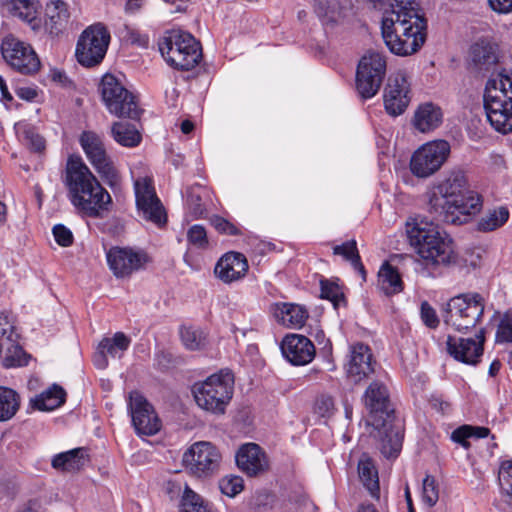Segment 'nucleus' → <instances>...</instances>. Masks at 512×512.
<instances>
[{"label": "nucleus", "instance_id": "obj_1", "mask_svg": "<svg viewBox=\"0 0 512 512\" xmlns=\"http://www.w3.org/2000/svg\"><path fill=\"white\" fill-rule=\"evenodd\" d=\"M383 11L381 33L388 49L395 55L416 53L425 43L427 21L410 0H369Z\"/></svg>", "mask_w": 512, "mask_h": 512}, {"label": "nucleus", "instance_id": "obj_2", "mask_svg": "<svg viewBox=\"0 0 512 512\" xmlns=\"http://www.w3.org/2000/svg\"><path fill=\"white\" fill-rule=\"evenodd\" d=\"M427 210L433 219L451 224L466 223L482 209L481 196L468 188L466 175L453 171L425 193Z\"/></svg>", "mask_w": 512, "mask_h": 512}, {"label": "nucleus", "instance_id": "obj_3", "mask_svg": "<svg viewBox=\"0 0 512 512\" xmlns=\"http://www.w3.org/2000/svg\"><path fill=\"white\" fill-rule=\"evenodd\" d=\"M65 185L72 205L84 216L96 218L108 210L110 194L101 186L81 157L68 158Z\"/></svg>", "mask_w": 512, "mask_h": 512}, {"label": "nucleus", "instance_id": "obj_4", "mask_svg": "<svg viewBox=\"0 0 512 512\" xmlns=\"http://www.w3.org/2000/svg\"><path fill=\"white\" fill-rule=\"evenodd\" d=\"M407 236L426 265L449 267L457 264L458 254L453 240L434 223L421 220L408 224Z\"/></svg>", "mask_w": 512, "mask_h": 512}, {"label": "nucleus", "instance_id": "obj_5", "mask_svg": "<svg viewBox=\"0 0 512 512\" xmlns=\"http://www.w3.org/2000/svg\"><path fill=\"white\" fill-rule=\"evenodd\" d=\"M234 392V376L230 371L212 374L204 381L196 382L192 393L197 405L212 414L222 415Z\"/></svg>", "mask_w": 512, "mask_h": 512}, {"label": "nucleus", "instance_id": "obj_6", "mask_svg": "<svg viewBox=\"0 0 512 512\" xmlns=\"http://www.w3.org/2000/svg\"><path fill=\"white\" fill-rule=\"evenodd\" d=\"M158 46L167 64L178 70H191L202 58L200 43L193 35L181 30L167 31Z\"/></svg>", "mask_w": 512, "mask_h": 512}, {"label": "nucleus", "instance_id": "obj_7", "mask_svg": "<svg viewBox=\"0 0 512 512\" xmlns=\"http://www.w3.org/2000/svg\"><path fill=\"white\" fill-rule=\"evenodd\" d=\"M99 91L107 110L119 118L138 119L142 110L136 96L122 81L113 74H105L100 82Z\"/></svg>", "mask_w": 512, "mask_h": 512}, {"label": "nucleus", "instance_id": "obj_8", "mask_svg": "<svg viewBox=\"0 0 512 512\" xmlns=\"http://www.w3.org/2000/svg\"><path fill=\"white\" fill-rule=\"evenodd\" d=\"M111 35L102 23L88 26L80 34L75 48L77 62L85 68L99 66L108 50Z\"/></svg>", "mask_w": 512, "mask_h": 512}, {"label": "nucleus", "instance_id": "obj_9", "mask_svg": "<svg viewBox=\"0 0 512 512\" xmlns=\"http://www.w3.org/2000/svg\"><path fill=\"white\" fill-rule=\"evenodd\" d=\"M484 313L483 299L479 294H461L447 303L444 322L459 332L474 328Z\"/></svg>", "mask_w": 512, "mask_h": 512}, {"label": "nucleus", "instance_id": "obj_10", "mask_svg": "<svg viewBox=\"0 0 512 512\" xmlns=\"http://www.w3.org/2000/svg\"><path fill=\"white\" fill-rule=\"evenodd\" d=\"M386 69V57L382 53L369 51L360 58L356 69L355 87L361 98L370 99L378 93Z\"/></svg>", "mask_w": 512, "mask_h": 512}, {"label": "nucleus", "instance_id": "obj_11", "mask_svg": "<svg viewBox=\"0 0 512 512\" xmlns=\"http://www.w3.org/2000/svg\"><path fill=\"white\" fill-rule=\"evenodd\" d=\"M222 455L210 442L193 443L183 454L182 463L187 471L198 478H208L220 469Z\"/></svg>", "mask_w": 512, "mask_h": 512}, {"label": "nucleus", "instance_id": "obj_12", "mask_svg": "<svg viewBox=\"0 0 512 512\" xmlns=\"http://www.w3.org/2000/svg\"><path fill=\"white\" fill-rule=\"evenodd\" d=\"M450 150V144L445 140H435L423 144L411 157V172L419 178L433 175L446 162Z\"/></svg>", "mask_w": 512, "mask_h": 512}, {"label": "nucleus", "instance_id": "obj_13", "mask_svg": "<svg viewBox=\"0 0 512 512\" xmlns=\"http://www.w3.org/2000/svg\"><path fill=\"white\" fill-rule=\"evenodd\" d=\"M79 141L87 159L104 181L110 186L117 185L119 181L118 172L106 152L101 136L92 131H84L80 135Z\"/></svg>", "mask_w": 512, "mask_h": 512}, {"label": "nucleus", "instance_id": "obj_14", "mask_svg": "<svg viewBox=\"0 0 512 512\" xmlns=\"http://www.w3.org/2000/svg\"><path fill=\"white\" fill-rule=\"evenodd\" d=\"M1 54L5 62L21 74L33 75L40 69V60L31 45L12 35L2 40Z\"/></svg>", "mask_w": 512, "mask_h": 512}, {"label": "nucleus", "instance_id": "obj_15", "mask_svg": "<svg viewBox=\"0 0 512 512\" xmlns=\"http://www.w3.org/2000/svg\"><path fill=\"white\" fill-rule=\"evenodd\" d=\"M136 205L141 216L157 226L166 223V213L163 205L157 197L152 180L143 177L134 182Z\"/></svg>", "mask_w": 512, "mask_h": 512}, {"label": "nucleus", "instance_id": "obj_16", "mask_svg": "<svg viewBox=\"0 0 512 512\" xmlns=\"http://www.w3.org/2000/svg\"><path fill=\"white\" fill-rule=\"evenodd\" d=\"M406 72L399 70L388 78L384 89V107L391 116L403 114L411 101V87Z\"/></svg>", "mask_w": 512, "mask_h": 512}, {"label": "nucleus", "instance_id": "obj_17", "mask_svg": "<svg viewBox=\"0 0 512 512\" xmlns=\"http://www.w3.org/2000/svg\"><path fill=\"white\" fill-rule=\"evenodd\" d=\"M363 399L365 407L370 412L371 425L374 428L386 426L393 413L387 386L379 380L371 382L365 390Z\"/></svg>", "mask_w": 512, "mask_h": 512}, {"label": "nucleus", "instance_id": "obj_18", "mask_svg": "<svg viewBox=\"0 0 512 512\" xmlns=\"http://www.w3.org/2000/svg\"><path fill=\"white\" fill-rule=\"evenodd\" d=\"M107 263L116 278L130 277L134 272L144 268L148 256L144 251L129 247H112L106 254Z\"/></svg>", "mask_w": 512, "mask_h": 512}, {"label": "nucleus", "instance_id": "obj_19", "mask_svg": "<svg viewBox=\"0 0 512 512\" xmlns=\"http://www.w3.org/2000/svg\"><path fill=\"white\" fill-rule=\"evenodd\" d=\"M133 426L138 434L152 436L159 432L161 421L153 406L137 391L129 394L128 403Z\"/></svg>", "mask_w": 512, "mask_h": 512}, {"label": "nucleus", "instance_id": "obj_20", "mask_svg": "<svg viewBox=\"0 0 512 512\" xmlns=\"http://www.w3.org/2000/svg\"><path fill=\"white\" fill-rule=\"evenodd\" d=\"M375 364L369 346L356 343L350 346L344 369L347 378L357 384L368 379L374 373Z\"/></svg>", "mask_w": 512, "mask_h": 512}, {"label": "nucleus", "instance_id": "obj_21", "mask_svg": "<svg viewBox=\"0 0 512 512\" xmlns=\"http://www.w3.org/2000/svg\"><path fill=\"white\" fill-rule=\"evenodd\" d=\"M484 341L485 336L483 329L479 330L475 339L449 335L446 341L447 352L457 361L475 365L482 356Z\"/></svg>", "mask_w": 512, "mask_h": 512}, {"label": "nucleus", "instance_id": "obj_22", "mask_svg": "<svg viewBox=\"0 0 512 512\" xmlns=\"http://www.w3.org/2000/svg\"><path fill=\"white\" fill-rule=\"evenodd\" d=\"M17 334L9 317L0 314V355L5 353V367H15L26 364L23 360L24 351L17 342Z\"/></svg>", "mask_w": 512, "mask_h": 512}, {"label": "nucleus", "instance_id": "obj_23", "mask_svg": "<svg viewBox=\"0 0 512 512\" xmlns=\"http://www.w3.org/2000/svg\"><path fill=\"white\" fill-rule=\"evenodd\" d=\"M283 356L295 366H303L310 363L315 357V346L304 335L290 334L281 342Z\"/></svg>", "mask_w": 512, "mask_h": 512}, {"label": "nucleus", "instance_id": "obj_24", "mask_svg": "<svg viewBox=\"0 0 512 512\" xmlns=\"http://www.w3.org/2000/svg\"><path fill=\"white\" fill-rule=\"evenodd\" d=\"M499 53L496 45L487 40H479L471 45L468 53L469 68L479 74H485L496 67Z\"/></svg>", "mask_w": 512, "mask_h": 512}, {"label": "nucleus", "instance_id": "obj_25", "mask_svg": "<svg viewBox=\"0 0 512 512\" xmlns=\"http://www.w3.org/2000/svg\"><path fill=\"white\" fill-rule=\"evenodd\" d=\"M236 464L247 476H257L268 469L265 452L255 443L242 445L236 453Z\"/></svg>", "mask_w": 512, "mask_h": 512}, {"label": "nucleus", "instance_id": "obj_26", "mask_svg": "<svg viewBox=\"0 0 512 512\" xmlns=\"http://www.w3.org/2000/svg\"><path fill=\"white\" fill-rule=\"evenodd\" d=\"M246 257L239 252H227L216 263L215 275L224 283H232L242 279L248 271Z\"/></svg>", "mask_w": 512, "mask_h": 512}, {"label": "nucleus", "instance_id": "obj_27", "mask_svg": "<svg viewBox=\"0 0 512 512\" xmlns=\"http://www.w3.org/2000/svg\"><path fill=\"white\" fill-rule=\"evenodd\" d=\"M269 311L277 323L288 328H301L308 318L307 310L294 303H272Z\"/></svg>", "mask_w": 512, "mask_h": 512}, {"label": "nucleus", "instance_id": "obj_28", "mask_svg": "<svg viewBox=\"0 0 512 512\" xmlns=\"http://www.w3.org/2000/svg\"><path fill=\"white\" fill-rule=\"evenodd\" d=\"M484 99L504 103L512 107V72L499 73L496 77L487 81Z\"/></svg>", "mask_w": 512, "mask_h": 512}, {"label": "nucleus", "instance_id": "obj_29", "mask_svg": "<svg viewBox=\"0 0 512 512\" xmlns=\"http://www.w3.org/2000/svg\"><path fill=\"white\" fill-rule=\"evenodd\" d=\"M484 99V108L491 126L499 133L507 134L512 131V107Z\"/></svg>", "mask_w": 512, "mask_h": 512}, {"label": "nucleus", "instance_id": "obj_30", "mask_svg": "<svg viewBox=\"0 0 512 512\" xmlns=\"http://www.w3.org/2000/svg\"><path fill=\"white\" fill-rule=\"evenodd\" d=\"M443 120V113L439 106L427 102L419 105L414 113L413 125L422 132L428 133L437 129Z\"/></svg>", "mask_w": 512, "mask_h": 512}, {"label": "nucleus", "instance_id": "obj_31", "mask_svg": "<svg viewBox=\"0 0 512 512\" xmlns=\"http://www.w3.org/2000/svg\"><path fill=\"white\" fill-rule=\"evenodd\" d=\"M45 28L51 35H58L62 32L70 18L68 6L61 0H53L47 3L45 8Z\"/></svg>", "mask_w": 512, "mask_h": 512}, {"label": "nucleus", "instance_id": "obj_32", "mask_svg": "<svg viewBox=\"0 0 512 512\" xmlns=\"http://www.w3.org/2000/svg\"><path fill=\"white\" fill-rule=\"evenodd\" d=\"M391 419L386 426L375 428L380 438V450L386 458H395L401 451L403 434L399 428L390 424Z\"/></svg>", "mask_w": 512, "mask_h": 512}, {"label": "nucleus", "instance_id": "obj_33", "mask_svg": "<svg viewBox=\"0 0 512 512\" xmlns=\"http://www.w3.org/2000/svg\"><path fill=\"white\" fill-rule=\"evenodd\" d=\"M358 476L371 497L378 500L380 498L378 470L367 454H363L358 461Z\"/></svg>", "mask_w": 512, "mask_h": 512}, {"label": "nucleus", "instance_id": "obj_34", "mask_svg": "<svg viewBox=\"0 0 512 512\" xmlns=\"http://www.w3.org/2000/svg\"><path fill=\"white\" fill-rule=\"evenodd\" d=\"M315 13L326 29H333L343 22L344 14L335 0H318L314 5Z\"/></svg>", "mask_w": 512, "mask_h": 512}, {"label": "nucleus", "instance_id": "obj_35", "mask_svg": "<svg viewBox=\"0 0 512 512\" xmlns=\"http://www.w3.org/2000/svg\"><path fill=\"white\" fill-rule=\"evenodd\" d=\"M65 398V390L61 386L53 384L50 388L31 399L30 403L37 410L51 411L63 405Z\"/></svg>", "mask_w": 512, "mask_h": 512}, {"label": "nucleus", "instance_id": "obj_36", "mask_svg": "<svg viewBox=\"0 0 512 512\" xmlns=\"http://www.w3.org/2000/svg\"><path fill=\"white\" fill-rule=\"evenodd\" d=\"M378 285L386 295L398 294L403 290L398 270L388 262H385L378 272Z\"/></svg>", "mask_w": 512, "mask_h": 512}, {"label": "nucleus", "instance_id": "obj_37", "mask_svg": "<svg viewBox=\"0 0 512 512\" xmlns=\"http://www.w3.org/2000/svg\"><path fill=\"white\" fill-rule=\"evenodd\" d=\"M84 450L75 448L55 455L52 459V467L61 471H76L84 465Z\"/></svg>", "mask_w": 512, "mask_h": 512}, {"label": "nucleus", "instance_id": "obj_38", "mask_svg": "<svg viewBox=\"0 0 512 512\" xmlns=\"http://www.w3.org/2000/svg\"><path fill=\"white\" fill-rule=\"evenodd\" d=\"M20 395L11 388L0 386V422L11 420L19 411Z\"/></svg>", "mask_w": 512, "mask_h": 512}, {"label": "nucleus", "instance_id": "obj_39", "mask_svg": "<svg viewBox=\"0 0 512 512\" xmlns=\"http://www.w3.org/2000/svg\"><path fill=\"white\" fill-rule=\"evenodd\" d=\"M509 216V210L505 206L489 209L478 220L477 230L480 232H492L502 227L508 221Z\"/></svg>", "mask_w": 512, "mask_h": 512}, {"label": "nucleus", "instance_id": "obj_40", "mask_svg": "<svg viewBox=\"0 0 512 512\" xmlns=\"http://www.w3.org/2000/svg\"><path fill=\"white\" fill-rule=\"evenodd\" d=\"M179 512H214L202 496L194 492L187 484L181 496Z\"/></svg>", "mask_w": 512, "mask_h": 512}, {"label": "nucleus", "instance_id": "obj_41", "mask_svg": "<svg viewBox=\"0 0 512 512\" xmlns=\"http://www.w3.org/2000/svg\"><path fill=\"white\" fill-rule=\"evenodd\" d=\"M114 140L125 147H135L141 141L139 131L128 123L115 122L111 128Z\"/></svg>", "mask_w": 512, "mask_h": 512}, {"label": "nucleus", "instance_id": "obj_42", "mask_svg": "<svg viewBox=\"0 0 512 512\" xmlns=\"http://www.w3.org/2000/svg\"><path fill=\"white\" fill-rule=\"evenodd\" d=\"M333 253L335 255H341L346 260L350 261L353 268L361 275L363 281L366 280V271L361 262L355 240H350L341 245L335 246L333 248Z\"/></svg>", "mask_w": 512, "mask_h": 512}, {"label": "nucleus", "instance_id": "obj_43", "mask_svg": "<svg viewBox=\"0 0 512 512\" xmlns=\"http://www.w3.org/2000/svg\"><path fill=\"white\" fill-rule=\"evenodd\" d=\"M129 345L130 339L123 332H117L112 338H104L99 343L98 349L111 357H121Z\"/></svg>", "mask_w": 512, "mask_h": 512}, {"label": "nucleus", "instance_id": "obj_44", "mask_svg": "<svg viewBox=\"0 0 512 512\" xmlns=\"http://www.w3.org/2000/svg\"><path fill=\"white\" fill-rule=\"evenodd\" d=\"M16 132L19 140L29 149L35 152H41L45 148L44 138L31 125L16 126Z\"/></svg>", "mask_w": 512, "mask_h": 512}, {"label": "nucleus", "instance_id": "obj_45", "mask_svg": "<svg viewBox=\"0 0 512 512\" xmlns=\"http://www.w3.org/2000/svg\"><path fill=\"white\" fill-rule=\"evenodd\" d=\"M489 434L490 430L487 427L463 425L452 432L451 439L461 444L463 447L468 448V438L482 439L488 437Z\"/></svg>", "mask_w": 512, "mask_h": 512}, {"label": "nucleus", "instance_id": "obj_46", "mask_svg": "<svg viewBox=\"0 0 512 512\" xmlns=\"http://www.w3.org/2000/svg\"><path fill=\"white\" fill-rule=\"evenodd\" d=\"M179 333L183 345L189 350H199L205 345L206 335L198 327L183 325Z\"/></svg>", "mask_w": 512, "mask_h": 512}, {"label": "nucleus", "instance_id": "obj_47", "mask_svg": "<svg viewBox=\"0 0 512 512\" xmlns=\"http://www.w3.org/2000/svg\"><path fill=\"white\" fill-rule=\"evenodd\" d=\"M11 12L14 16L31 23L36 19L37 2L33 0H11Z\"/></svg>", "mask_w": 512, "mask_h": 512}, {"label": "nucleus", "instance_id": "obj_48", "mask_svg": "<svg viewBox=\"0 0 512 512\" xmlns=\"http://www.w3.org/2000/svg\"><path fill=\"white\" fill-rule=\"evenodd\" d=\"M498 480L501 492L509 498V504H512V460L501 463Z\"/></svg>", "mask_w": 512, "mask_h": 512}, {"label": "nucleus", "instance_id": "obj_49", "mask_svg": "<svg viewBox=\"0 0 512 512\" xmlns=\"http://www.w3.org/2000/svg\"><path fill=\"white\" fill-rule=\"evenodd\" d=\"M219 489L228 497H235L244 489V481L240 476L227 475L219 481Z\"/></svg>", "mask_w": 512, "mask_h": 512}, {"label": "nucleus", "instance_id": "obj_50", "mask_svg": "<svg viewBox=\"0 0 512 512\" xmlns=\"http://www.w3.org/2000/svg\"><path fill=\"white\" fill-rule=\"evenodd\" d=\"M321 297L331 301L334 307H338L344 301V295L338 284L328 280H321Z\"/></svg>", "mask_w": 512, "mask_h": 512}, {"label": "nucleus", "instance_id": "obj_51", "mask_svg": "<svg viewBox=\"0 0 512 512\" xmlns=\"http://www.w3.org/2000/svg\"><path fill=\"white\" fill-rule=\"evenodd\" d=\"M422 498L429 507H433L439 499L438 486L431 475H427L423 480Z\"/></svg>", "mask_w": 512, "mask_h": 512}, {"label": "nucleus", "instance_id": "obj_52", "mask_svg": "<svg viewBox=\"0 0 512 512\" xmlns=\"http://www.w3.org/2000/svg\"><path fill=\"white\" fill-rule=\"evenodd\" d=\"M187 239L190 244L197 248L204 249L208 246L207 233L202 225H193L187 232Z\"/></svg>", "mask_w": 512, "mask_h": 512}, {"label": "nucleus", "instance_id": "obj_53", "mask_svg": "<svg viewBox=\"0 0 512 512\" xmlns=\"http://www.w3.org/2000/svg\"><path fill=\"white\" fill-rule=\"evenodd\" d=\"M496 341L500 343H512V313H506L502 317L496 332Z\"/></svg>", "mask_w": 512, "mask_h": 512}, {"label": "nucleus", "instance_id": "obj_54", "mask_svg": "<svg viewBox=\"0 0 512 512\" xmlns=\"http://www.w3.org/2000/svg\"><path fill=\"white\" fill-rule=\"evenodd\" d=\"M53 236L58 245L68 247L73 243L72 232L64 225L57 224L52 229Z\"/></svg>", "mask_w": 512, "mask_h": 512}, {"label": "nucleus", "instance_id": "obj_55", "mask_svg": "<svg viewBox=\"0 0 512 512\" xmlns=\"http://www.w3.org/2000/svg\"><path fill=\"white\" fill-rule=\"evenodd\" d=\"M421 319L426 326L429 328H436L439 324L436 311L429 305L428 302L424 301L421 304Z\"/></svg>", "mask_w": 512, "mask_h": 512}, {"label": "nucleus", "instance_id": "obj_56", "mask_svg": "<svg viewBox=\"0 0 512 512\" xmlns=\"http://www.w3.org/2000/svg\"><path fill=\"white\" fill-rule=\"evenodd\" d=\"M315 410L321 416L329 415L334 410V400L330 395L322 394L315 401Z\"/></svg>", "mask_w": 512, "mask_h": 512}, {"label": "nucleus", "instance_id": "obj_57", "mask_svg": "<svg viewBox=\"0 0 512 512\" xmlns=\"http://www.w3.org/2000/svg\"><path fill=\"white\" fill-rule=\"evenodd\" d=\"M212 224L215 229L222 234L238 235L240 233L239 229L234 224L219 216L213 218Z\"/></svg>", "mask_w": 512, "mask_h": 512}, {"label": "nucleus", "instance_id": "obj_58", "mask_svg": "<svg viewBox=\"0 0 512 512\" xmlns=\"http://www.w3.org/2000/svg\"><path fill=\"white\" fill-rule=\"evenodd\" d=\"M490 8L500 14H507L512 11V0H488Z\"/></svg>", "mask_w": 512, "mask_h": 512}, {"label": "nucleus", "instance_id": "obj_59", "mask_svg": "<svg viewBox=\"0 0 512 512\" xmlns=\"http://www.w3.org/2000/svg\"><path fill=\"white\" fill-rule=\"evenodd\" d=\"M129 40L139 46L146 47L148 45V37L134 30L129 32Z\"/></svg>", "mask_w": 512, "mask_h": 512}, {"label": "nucleus", "instance_id": "obj_60", "mask_svg": "<svg viewBox=\"0 0 512 512\" xmlns=\"http://www.w3.org/2000/svg\"><path fill=\"white\" fill-rule=\"evenodd\" d=\"M107 353L102 352L100 349H98V353L94 356V364L99 369H104L108 365L107 360Z\"/></svg>", "mask_w": 512, "mask_h": 512}, {"label": "nucleus", "instance_id": "obj_61", "mask_svg": "<svg viewBox=\"0 0 512 512\" xmlns=\"http://www.w3.org/2000/svg\"><path fill=\"white\" fill-rule=\"evenodd\" d=\"M17 95L22 99L31 101L37 96V92L32 88H20Z\"/></svg>", "mask_w": 512, "mask_h": 512}, {"label": "nucleus", "instance_id": "obj_62", "mask_svg": "<svg viewBox=\"0 0 512 512\" xmlns=\"http://www.w3.org/2000/svg\"><path fill=\"white\" fill-rule=\"evenodd\" d=\"M142 0H128L125 5V11L135 13L142 7Z\"/></svg>", "mask_w": 512, "mask_h": 512}, {"label": "nucleus", "instance_id": "obj_63", "mask_svg": "<svg viewBox=\"0 0 512 512\" xmlns=\"http://www.w3.org/2000/svg\"><path fill=\"white\" fill-rule=\"evenodd\" d=\"M52 79L55 82L65 84L68 80L66 74L60 70H55L52 72Z\"/></svg>", "mask_w": 512, "mask_h": 512}, {"label": "nucleus", "instance_id": "obj_64", "mask_svg": "<svg viewBox=\"0 0 512 512\" xmlns=\"http://www.w3.org/2000/svg\"><path fill=\"white\" fill-rule=\"evenodd\" d=\"M180 128L184 134H189L193 131L194 124L190 120H184L182 121Z\"/></svg>", "mask_w": 512, "mask_h": 512}]
</instances>
